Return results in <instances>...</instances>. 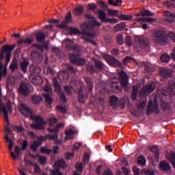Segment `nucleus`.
<instances>
[{
	"label": "nucleus",
	"instance_id": "f257e3e1",
	"mask_svg": "<svg viewBox=\"0 0 175 175\" xmlns=\"http://www.w3.org/2000/svg\"><path fill=\"white\" fill-rule=\"evenodd\" d=\"M95 27H100V23L95 20V18L90 24L83 23L81 26L82 31L80 33L82 35V39L88 43L93 44V46H96L97 44L96 42L90 39V38H95L96 36Z\"/></svg>",
	"mask_w": 175,
	"mask_h": 175
},
{
	"label": "nucleus",
	"instance_id": "f03ea898",
	"mask_svg": "<svg viewBox=\"0 0 175 175\" xmlns=\"http://www.w3.org/2000/svg\"><path fill=\"white\" fill-rule=\"evenodd\" d=\"M16 48V44H5L0 49V70L4 75H8V65L12 58V53Z\"/></svg>",
	"mask_w": 175,
	"mask_h": 175
},
{
	"label": "nucleus",
	"instance_id": "7ed1b4c3",
	"mask_svg": "<svg viewBox=\"0 0 175 175\" xmlns=\"http://www.w3.org/2000/svg\"><path fill=\"white\" fill-rule=\"evenodd\" d=\"M2 96V90L0 89V114L2 112L3 115L4 120L5 122H9V114L13 113V107L12 105V102L8 101L6 104L2 102L1 98Z\"/></svg>",
	"mask_w": 175,
	"mask_h": 175
},
{
	"label": "nucleus",
	"instance_id": "20e7f679",
	"mask_svg": "<svg viewBox=\"0 0 175 175\" xmlns=\"http://www.w3.org/2000/svg\"><path fill=\"white\" fill-rule=\"evenodd\" d=\"M29 118L30 120H33L35 122L31 125L33 129H36L37 131H42V129H44V124H46V122H44V118H43V117L30 115Z\"/></svg>",
	"mask_w": 175,
	"mask_h": 175
},
{
	"label": "nucleus",
	"instance_id": "39448f33",
	"mask_svg": "<svg viewBox=\"0 0 175 175\" xmlns=\"http://www.w3.org/2000/svg\"><path fill=\"white\" fill-rule=\"evenodd\" d=\"M55 167L53 170H51L50 175H62L61 167H65L66 166V162L65 160L60 159L55 162Z\"/></svg>",
	"mask_w": 175,
	"mask_h": 175
},
{
	"label": "nucleus",
	"instance_id": "423d86ee",
	"mask_svg": "<svg viewBox=\"0 0 175 175\" xmlns=\"http://www.w3.org/2000/svg\"><path fill=\"white\" fill-rule=\"evenodd\" d=\"M155 113L158 114L159 113V109H158V102L157 101V96L154 98V102L152 103V100H150L148 104L146 113L147 114H151V113Z\"/></svg>",
	"mask_w": 175,
	"mask_h": 175
},
{
	"label": "nucleus",
	"instance_id": "0eeeda50",
	"mask_svg": "<svg viewBox=\"0 0 175 175\" xmlns=\"http://www.w3.org/2000/svg\"><path fill=\"white\" fill-rule=\"evenodd\" d=\"M70 62L72 64L76 65H85V59L80 58V53H74L69 55Z\"/></svg>",
	"mask_w": 175,
	"mask_h": 175
},
{
	"label": "nucleus",
	"instance_id": "6e6552de",
	"mask_svg": "<svg viewBox=\"0 0 175 175\" xmlns=\"http://www.w3.org/2000/svg\"><path fill=\"white\" fill-rule=\"evenodd\" d=\"M155 87H157V83L152 82L149 85L145 86L139 93L140 96H146V95H150L154 90H155Z\"/></svg>",
	"mask_w": 175,
	"mask_h": 175
},
{
	"label": "nucleus",
	"instance_id": "1a4fd4ad",
	"mask_svg": "<svg viewBox=\"0 0 175 175\" xmlns=\"http://www.w3.org/2000/svg\"><path fill=\"white\" fill-rule=\"evenodd\" d=\"M5 134L4 135V139H5V143L8 144L9 151H12V150H13V139L9 137V133L12 132V130L9 127L5 126Z\"/></svg>",
	"mask_w": 175,
	"mask_h": 175
},
{
	"label": "nucleus",
	"instance_id": "9d476101",
	"mask_svg": "<svg viewBox=\"0 0 175 175\" xmlns=\"http://www.w3.org/2000/svg\"><path fill=\"white\" fill-rule=\"evenodd\" d=\"M31 92V88L27 83H21L19 87V93L23 96H28Z\"/></svg>",
	"mask_w": 175,
	"mask_h": 175
},
{
	"label": "nucleus",
	"instance_id": "9b49d317",
	"mask_svg": "<svg viewBox=\"0 0 175 175\" xmlns=\"http://www.w3.org/2000/svg\"><path fill=\"white\" fill-rule=\"evenodd\" d=\"M19 111L21 114H23V116H25V117H27V114H30V116H32V110L28 108V107H27V105L24 104L20 105Z\"/></svg>",
	"mask_w": 175,
	"mask_h": 175
},
{
	"label": "nucleus",
	"instance_id": "f8f14e48",
	"mask_svg": "<svg viewBox=\"0 0 175 175\" xmlns=\"http://www.w3.org/2000/svg\"><path fill=\"white\" fill-rule=\"evenodd\" d=\"M135 40L137 43L141 44L143 49H146V47H148V44H150V42L147 38H144V37L137 36L135 37Z\"/></svg>",
	"mask_w": 175,
	"mask_h": 175
},
{
	"label": "nucleus",
	"instance_id": "ddd939ff",
	"mask_svg": "<svg viewBox=\"0 0 175 175\" xmlns=\"http://www.w3.org/2000/svg\"><path fill=\"white\" fill-rule=\"evenodd\" d=\"M119 77L120 78V84L122 87H126L128 85V76L124 71L119 72Z\"/></svg>",
	"mask_w": 175,
	"mask_h": 175
},
{
	"label": "nucleus",
	"instance_id": "4468645a",
	"mask_svg": "<svg viewBox=\"0 0 175 175\" xmlns=\"http://www.w3.org/2000/svg\"><path fill=\"white\" fill-rule=\"evenodd\" d=\"M98 18L102 23H110V18H107L106 12L103 10H97Z\"/></svg>",
	"mask_w": 175,
	"mask_h": 175
},
{
	"label": "nucleus",
	"instance_id": "2eb2a0df",
	"mask_svg": "<svg viewBox=\"0 0 175 175\" xmlns=\"http://www.w3.org/2000/svg\"><path fill=\"white\" fill-rule=\"evenodd\" d=\"M96 91H98L100 94H103L105 95L107 92V89H106V84L105 82H100L96 87Z\"/></svg>",
	"mask_w": 175,
	"mask_h": 175
},
{
	"label": "nucleus",
	"instance_id": "dca6fc26",
	"mask_svg": "<svg viewBox=\"0 0 175 175\" xmlns=\"http://www.w3.org/2000/svg\"><path fill=\"white\" fill-rule=\"evenodd\" d=\"M66 49L67 50H70V51H76L77 53H79L81 51V46L74 44H67L66 45Z\"/></svg>",
	"mask_w": 175,
	"mask_h": 175
},
{
	"label": "nucleus",
	"instance_id": "f3484780",
	"mask_svg": "<svg viewBox=\"0 0 175 175\" xmlns=\"http://www.w3.org/2000/svg\"><path fill=\"white\" fill-rule=\"evenodd\" d=\"M21 149L20 148V146H15V154L12 151L10 152L11 157L14 161H17L18 158L20 157Z\"/></svg>",
	"mask_w": 175,
	"mask_h": 175
},
{
	"label": "nucleus",
	"instance_id": "a211bd4d",
	"mask_svg": "<svg viewBox=\"0 0 175 175\" xmlns=\"http://www.w3.org/2000/svg\"><path fill=\"white\" fill-rule=\"evenodd\" d=\"M33 42V40L29 38H22L18 40V46H21V44H27L28 46H29V44H32Z\"/></svg>",
	"mask_w": 175,
	"mask_h": 175
},
{
	"label": "nucleus",
	"instance_id": "6ab92c4d",
	"mask_svg": "<svg viewBox=\"0 0 175 175\" xmlns=\"http://www.w3.org/2000/svg\"><path fill=\"white\" fill-rule=\"evenodd\" d=\"M164 17L166 18V21H168L169 23H173L174 21L175 18V14H173L169 11H165L163 12Z\"/></svg>",
	"mask_w": 175,
	"mask_h": 175
},
{
	"label": "nucleus",
	"instance_id": "aec40b11",
	"mask_svg": "<svg viewBox=\"0 0 175 175\" xmlns=\"http://www.w3.org/2000/svg\"><path fill=\"white\" fill-rule=\"evenodd\" d=\"M97 5L98 8L102 9V10H108V14H110V9H109V5L105 3L103 1H97Z\"/></svg>",
	"mask_w": 175,
	"mask_h": 175
},
{
	"label": "nucleus",
	"instance_id": "412c9836",
	"mask_svg": "<svg viewBox=\"0 0 175 175\" xmlns=\"http://www.w3.org/2000/svg\"><path fill=\"white\" fill-rule=\"evenodd\" d=\"M85 81L88 85V92H92V90H94V81L90 77H85Z\"/></svg>",
	"mask_w": 175,
	"mask_h": 175
},
{
	"label": "nucleus",
	"instance_id": "4be33fe9",
	"mask_svg": "<svg viewBox=\"0 0 175 175\" xmlns=\"http://www.w3.org/2000/svg\"><path fill=\"white\" fill-rule=\"evenodd\" d=\"M29 65V62L28 60H25L20 62L19 66L23 73H25L27 72V69H28Z\"/></svg>",
	"mask_w": 175,
	"mask_h": 175
},
{
	"label": "nucleus",
	"instance_id": "5701e85b",
	"mask_svg": "<svg viewBox=\"0 0 175 175\" xmlns=\"http://www.w3.org/2000/svg\"><path fill=\"white\" fill-rule=\"evenodd\" d=\"M168 88L165 89L164 90L165 92H167V94H170V95H172V94H175V83L171 82L169 83Z\"/></svg>",
	"mask_w": 175,
	"mask_h": 175
},
{
	"label": "nucleus",
	"instance_id": "b1692460",
	"mask_svg": "<svg viewBox=\"0 0 175 175\" xmlns=\"http://www.w3.org/2000/svg\"><path fill=\"white\" fill-rule=\"evenodd\" d=\"M36 42L38 43H42L44 40H46V35L44 33L38 32L36 33Z\"/></svg>",
	"mask_w": 175,
	"mask_h": 175
},
{
	"label": "nucleus",
	"instance_id": "393cba45",
	"mask_svg": "<svg viewBox=\"0 0 175 175\" xmlns=\"http://www.w3.org/2000/svg\"><path fill=\"white\" fill-rule=\"evenodd\" d=\"M53 83L55 90L56 91V92L59 94L61 92V84H59L58 80H57V78H53Z\"/></svg>",
	"mask_w": 175,
	"mask_h": 175
},
{
	"label": "nucleus",
	"instance_id": "a878e982",
	"mask_svg": "<svg viewBox=\"0 0 175 175\" xmlns=\"http://www.w3.org/2000/svg\"><path fill=\"white\" fill-rule=\"evenodd\" d=\"M33 58L35 59L36 62L40 64V62L43 61V55H42V53L35 52L33 55Z\"/></svg>",
	"mask_w": 175,
	"mask_h": 175
},
{
	"label": "nucleus",
	"instance_id": "bb28decb",
	"mask_svg": "<svg viewBox=\"0 0 175 175\" xmlns=\"http://www.w3.org/2000/svg\"><path fill=\"white\" fill-rule=\"evenodd\" d=\"M65 140H69V139H73L75 137V131L72 129H68L65 131Z\"/></svg>",
	"mask_w": 175,
	"mask_h": 175
},
{
	"label": "nucleus",
	"instance_id": "cd10ccee",
	"mask_svg": "<svg viewBox=\"0 0 175 175\" xmlns=\"http://www.w3.org/2000/svg\"><path fill=\"white\" fill-rule=\"evenodd\" d=\"M32 47H36L40 51H44L45 50H49V44H33Z\"/></svg>",
	"mask_w": 175,
	"mask_h": 175
},
{
	"label": "nucleus",
	"instance_id": "c85d7f7f",
	"mask_svg": "<svg viewBox=\"0 0 175 175\" xmlns=\"http://www.w3.org/2000/svg\"><path fill=\"white\" fill-rule=\"evenodd\" d=\"M159 169H161V170H163V172L170 170V165H169L167 162L163 161L159 164Z\"/></svg>",
	"mask_w": 175,
	"mask_h": 175
},
{
	"label": "nucleus",
	"instance_id": "c756f323",
	"mask_svg": "<svg viewBox=\"0 0 175 175\" xmlns=\"http://www.w3.org/2000/svg\"><path fill=\"white\" fill-rule=\"evenodd\" d=\"M135 21H138L139 23H155L157 20L152 18H140L135 19Z\"/></svg>",
	"mask_w": 175,
	"mask_h": 175
},
{
	"label": "nucleus",
	"instance_id": "7c9ffc66",
	"mask_svg": "<svg viewBox=\"0 0 175 175\" xmlns=\"http://www.w3.org/2000/svg\"><path fill=\"white\" fill-rule=\"evenodd\" d=\"M42 100L43 98H42V96H40L33 95L31 97V101L33 105H39V103H40V102H42Z\"/></svg>",
	"mask_w": 175,
	"mask_h": 175
},
{
	"label": "nucleus",
	"instance_id": "2f4dec72",
	"mask_svg": "<svg viewBox=\"0 0 175 175\" xmlns=\"http://www.w3.org/2000/svg\"><path fill=\"white\" fill-rule=\"evenodd\" d=\"M83 12H84V7H83V5H80L74 9V13L77 16H81Z\"/></svg>",
	"mask_w": 175,
	"mask_h": 175
},
{
	"label": "nucleus",
	"instance_id": "473e14b6",
	"mask_svg": "<svg viewBox=\"0 0 175 175\" xmlns=\"http://www.w3.org/2000/svg\"><path fill=\"white\" fill-rule=\"evenodd\" d=\"M78 100L79 103H85L84 98V92H83V89H80L78 90Z\"/></svg>",
	"mask_w": 175,
	"mask_h": 175
},
{
	"label": "nucleus",
	"instance_id": "72a5a7b5",
	"mask_svg": "<svg viewBox=\"0 0 175 175\" xmlns=\"http://www.w3.org/2000/svg\"><path fill=\"white\" fill-rule=\"evenodd\" d=\"M39 146H42V143L38 142V141H34L33 143L31 144L30 148L31 150H32V151H33V152H36V151H38Z\"/></svg>",
	"mask_w": 175,
	"mask_h": 175
},
{
	"label": "nucleus",
	"instance_id": "f704fd0d",
	"mask_svg": "<svg viewBox=\"0 0 175 175\" xmlns=\"http://www.w3.org/2000/svg\"><path fill=\"white\" fill-rule=\"evenodd\" d=\"M62 126V123H59L57 125H56L53 129L49 128L48 132H50L51 133H58L59 132V129Z\"/></svg>",
	"mask_w": 175,
	"mask_h": 175
},
{
	"label": "nucleus",
	"instance_id": "c9c22d12",
	"mask_svg": "<svg viewBox=\"0 0 175 175\" xmlns=\"http://www.w3.org/2000/svg\"><path fill=\"white\" fill-rule=\"evenodd\" d=\"M18 64L17 63V59H14L11 62L10 65V69L11 70L12 72H14L16 69H18Z\"/></svg>",
	"mask_w": 175,
	"mask_h": 175
},
{
	"label": "nucleus",
	"instance_id": "e433bc0d",
	"mask_svg": "<svg viewBox=\"0 0 175 175\" xmlns=\"http://www.w3.org/2000/svg\"><path fill=\"white\" fill-rule=\"evenodd\" d=\"M118 18L120 20H122L123 21H129L132 20V15H128V14H121L118 16Z\"/></svg>",
	"mask_w": 175,
	"mask_h": 175
},
{
	"label": "nucleus",
	"instance_id": "4c0bfd02",
	"mask_svg": "<svg viewBox=\"0 0 175 175\" xmlns=\"http://www.w3.org/2000/svg\"><path fill=\"white\" fill-rule=\"evenodd\" d=\"M140 14L144 17H146L147 16H154V13L150 12V11L148 10H144V9L140 10Z\"/></svg>",
	"mask_w": 175,
	"mask_h": 175
},
{
	"label": "nucleus",
	"instance_id": "58836bf2",
	"mask_svg": "<svg viewBox=\"0 0 175 175\" xmlns=\"http://www.w3.org/2000/svg\"><path fill=\"white\" fill-rule=\"evenodd\" d=\"M87 71L90 72L92 75V73H95V72H98L96 67L92 64H89L86 67Z\"/></svg>",
	"mask_w": 175,
	"mask_h": 175
},
{
	"label": "nucleus",
	"instance_id": "ea45409f",
	"mask_svg": "<svg viewBox=\"0 0 175 175\" xmlns=\"http://www.w3.org/2000/svg\"><path fill=\"white\" fill-rule=\"evenodd\" d=\"M126 25L125 23H119L114 27V29L116 32H118V31H122L125 28Z\"/></svg>",
	"mask_w": 175,
	"mask_h": 175
},
{
	"label": "nucleus",
	"instance_id": "a19ab883",
	"mask_svg": "<svg viewBox=\"0 0 175 175\" xmlns=\"http://www.w3.org/2000/svg\"><path fill=\"white\" fill-rule=\"evenodd\" d=\"M120 103V100H118V98L116 96H111L110 98V105L111 106H117Z\"/></svg>",
	"mask_w": 175,
	"mask_h": 175
},
{
	"label": "nucleus",
	"instance_id": "79ce46f5",
	"mask_svg": "<svg viewBox=\"0 0 175 175\" xmlns=\"http://www.w3.org/2000/svg\"><path fill=\"white\" fill-rule=\"evenodd\" d=\"M138 90H139V84H137V86H135V85H133L132 98L134 100L137 98Z\"/></svg>",
	"mask_w": 175,
	"mask_h": 175
},
{
	"label": "nucleus",
	"instance_id": "37998d69",
	"mask_svg": "<svg viewBox=\"0 0 175 175\" xmlns=\"http://www.w3.org/2000/svg\"><path fill=\"white\" fill-rule=\"evenodd\" d=\"M52 50L58 58H61V57H62V53L61 52V49L59 47H53Z\"/></svg>",
	"mask_w": 175,
	"mask_h": 175
},
{
	"label": "nucleus",
	"instance_id": "c03bdc74",
	"mask_svg": "<svg viewBox=\"0 0 175 175\" xmlns=\"http://www.w3.org/2000/svg\"><path fill=\"white\" fill-rule=\"evenodd\" d=\"M94 64L96 67L98 68V69H99V70H102V69L105 68V64L99 60H95Z\"/></svg>",
	"mask_w": 175,
	"mask_h": 175
},
{
	"label": "nucleus",
	"instance_id": "a18cd8bd",
	"mask_svg": "<svg viewBox=\"0 0 175 175\" xmlns=\"http://www.w3.org/2000/svg\"><path fill=\"white\" fill-rule=\"evenodd\" d=\"M46 162H47V159L44 156H40L38 157V163L40 165L44 166L46 165Z\"/></svg>",
	"mask_w": 175,
	"mask_h": 175
},
{
	"label": "nucleus",
	"instance_id": "49530a36",
	"mask_svg": "<svg viewBox=\"0 0 175 175\" xmlns=\"http://www.w3.org/2000/svg\"><path fill=\"white\" fill-rule=\"evenodd\" d=\"M122 0H110V5L113 6H121Z\"/></svg>",
	"mask_w": 175,
	"mask_h": 175
},
{
	"label": "nucleus",
	"instance_id": "de8ad7c7",
	"mask_svg": "<svg viewBox=\"0 0 175 175\" xmlns=\"http://www.w3.org/2000/svg\"><path fill=\"white\" fill-rule=\"evenodd\" d=\"M110 65H111L112 66H120L121 65V63H120L118 60L111 57Z\"/></svg>",
	"mask_w": 175,
	"mask_h": 175
},
{
	"label": "nucleus",
	"instance_id": "09e8293b",
	"mask_svg": "<svg viewBox=\"0 0 175 175\" xmlns=\"http://www.w3.org/2000/svg\"><path fill=\"white\" fill-rule=\"evenodd\" d=\"M161 62H169L170 56L167 54L162 55L160 57Z\"/></svg>",
	"mask_w": 175,
	"mask_h": 175
},
{
	"label": "nucleus",
	"instance_id": "8fccbe9b",
	"mask_svg": "<svg viewBox=\"0 0 175 175\" xmlns=\"http://www.w3.org/2000/svg\"><path fill=\"white\" fill-rule=\"evenodd\" d=\"M87 9L88 10H94V12H95V10H98V5L95 3H89Z\"/></svg>",
	"mask_w": 175,
	"mask_h": 175
},
{
	"label": "nucleus",
	"instance_id": "3c124183",
	"mask_svg": "<svg viewBox=\"0 0 175 175\" xmlns=\"http://www.w3.org/2000/svg\"><path fill=\"white\" fill-rule=\"evenodd\" d=\"M49 121L50 126H54V125L57 124L58 120L55 118V117H52L49 118Z\"/></svg>",
	"mask_w": 175,
	"mask_h": 175
},
{
	"label": "nucleus",
	"instance_id": "603ef678",
	"mask_svg": "<svg viewBox=\"0 0 175 175\" xmlns=\"http://www.w3.org/2000/svg\"><path fill=\"white\" fill-rule=\"evenodd\" d=\"M116 42L118 44H124V37H122V35L119 34L116 36Z\"/></svg>",
	"mask_w": 175,
	"mask_h": 175
},
{
	"label": "nucleus",
	"instance_id": "864d4df0",
	"mask_svg": "<svg viewBox=\"0 0 175 175\" xmlns=\"http://www.w3.org/2000/svg\"><path fill=\"white\" fill-rule=\"evenodd\" d=\"M138 165H141V166H144L146 165V158L144 157H139L137 159Z\"/></svg>",
	"mask_w": 175,
	"mask_h": 175
},
{
	"label": "nucleus",
	"instance_id": "5fc2aeb1",
	"mask_svg": "<svg viewBox=\"0 0 175 175\" xmlns=\"http://www.w3.org/2000/svg\"><path fill=\"white\" fill-rule=\"evenodd\" d=\"M40 151L41 154H51V150L46 148V147H41L40 149Z\"/></svg>",
	"mask_w": 175,
	"mask_h": 175
},
{
	"label": "nucleus",
	"instance_id": "6e6d98bb",
	"mask_svg": "<svg viewBox=\"0 0 175 175\" xmlns=\"http://www.w3.org/2000/svg\"><path fill=\"white\" fill-rule=\"evenodd\" d=\"M169 161H170L173 167L175 169V153H172L170 154Z\"/></svg>",
	"mask_w": 175,
	"mask_h": 175
},
{
	"label": "nucleus",
	"instance_id": "4d7b16f0",
	"mask_svg": "<svg viewBox=\"0 0 175 175\" xmlns=\"http://www.w3.org/2000/svg\"><path fill=\"white\" fill-rule=\"evenodd\" d=\"M45 100L49 106H51V103H53V99L50 97V95L45 94L44 95Z\"/></svg>",
	"mask_w": 175,
	"mask_h": 175
},
{
	"label": "nucleus",
	"instance_id": "13d9d810",
	"mask_svg": "<svg viewBox=\"0 0 175 175\" xmlns=\"http://www.w3.org/2000/svg\"><path fill=\"white\" fill-rule=\"evenodd\" d=\"M13 129H14V131H16V132H18V133H21L24 132V128L23 126H14Z\"/></svg>",
	"mask_w": 175,
	"mask_h": 175
},
{
	"label": "nucleus",
	"instance_id": "bf43d9fd",
	"mask_svg": "<svg viewBox=\"0 0 175 175\" xmlns=\"http://www.w3.org/2000/svg\"><path fill=\"white\" fill-rule=\"evenodd\" d=\"M72 12H69L68 13V14L66 16V19L64 21H66V23H67L68 24H69V23L72 22Z\"/></svg>",
	"mask_w": 175,
	"mask_h": 175
},
{
	"label": "nucleus",
	"instance_id": "052dcab7",
	"mask_svg": "<svg viewBox=\"0 0 175 175\" xmlns=\"http://www.w3.org/2000/svg\"><path fill=\"white\" fill-rule=\"evenodd\" d=\"M46 139L49 140H55L56 139H58V134L55 133L54 135H46Z\"/></svg>",
	"mask_w": 175,
	"mask_h": 175
},
{
	"label": "nucleus",
	"instance_id": "680f3d73",
	"mask_svg": "<svg viewBox=\"0 0 175 175\" xmlns=\"http://www.w3.org/2000/svg\"><path fill=\"white\" fill-rule=\"evenodd\" d=\"M27 147H28V141L23 140L22 142V147L21 148V151H25V150H27Z\"/></svg>",
	"mask_w": 175,
	"mask_h": 175
},
{
	"label": "nucleus",
	"instance_id": "e2e57ef3",
	"mask_svg": "<svg viewBox=\"0 0 175 175\" xmlns=\"http://www.w3.org/2000/svg\"><path fill=\"white\" fill-rule=\"evenodd\" d=\"M150 150L152 152H154L156 157H159V150H158V148L157 146H152L150 148Z\"/></svg>",
	"mask_w": 175,
	"mask_h": 175
},
{
	"label": "nucleus",
	"instance_id": "0e129e2a",
	"mask_svg": "<svg viewBox=\"0 0 175 175\" xmlns=\"http://www.w3.org/2000/svg\"><path fill=\"white\" fill-rule=\"evenodd\" d=\"M57 109L59 111H60V113H62L63 114H66V109H65V107L64 106H61V105H58L57 107Z\"/></svg>",
	"mask_w": 175,
	"mask_h": 175
},
{
	"label": "nucleus",
	"instance_id": "69168bd1",
	"mask_svg": "<svg viewBox=\"0 0 175 175\" xmlns=\"http://www.w3.org/2000/svg\"><path fill=\"white\" fill-rule=\"evenodd\" d=\"M70 32L71 33H74L75 35H76L77 33H80V30H79V29H77L76 27H71L70 29Z\"/></svg>",
	"mask_w": 175,
	"mask_h": 175
},
{
	"label": "nucleus",
	"instance_id": "338daca9",
	"mask_svg": "<svg viewBox=\"0 0 175 175\" xmlns=\"http://www.w3.org/2000/svg\"><path fill=\"white\" fill-rule=\"evenodd\" d=\"M40 72H42V70L39 67H35L33 70V73H34L36 76H38Z\"/></svg>",
	"mask_w": 175,
	"mask_h": 175
},
{
	"label": "nucleus",
	"instance_id": "774afa93",
	"mask_svg": "<svg viewBox=\"0 0 175 175\" xmlns=\"http://www.w3.org/2000/svg\"><path fill=\"white\" fill-rule=\"evenodd\" d=\"M76 170L77 172L81 173L83 172V163H80L76 165Z\"/></svg>",
	"mask_w": 175,
	"mask_h": 175
}]
</instances>
